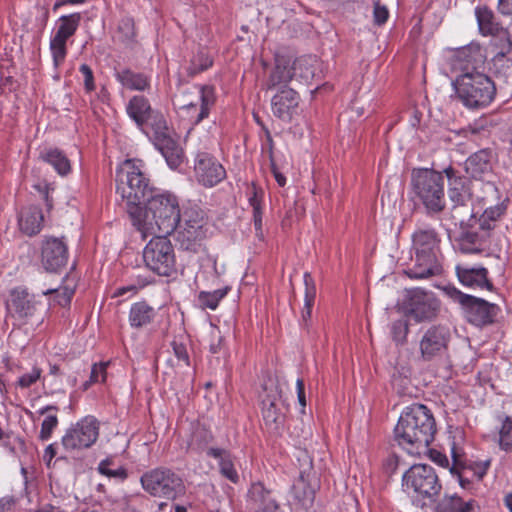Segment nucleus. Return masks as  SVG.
I'll list each match as a JSON object with an SVG mask.
<instances>
[{
  "mask_svg": "<svg viewBox=\"0 0 512 512\" xmlns=\"http://www.w3.org/2000/svg\"><path fill=\"white\" fill-rule=\"evenodd\" d=\"M498 444L501 450L512 452V417L505 416L499 429Z\"/></svg>",
  "mask_w": 512,
  "mask_h": 512,
  "instance_id": "48",
  "label": "nucleus"
},
{
  "mask_svg": "<svg viewBox=\"0 0 512 512\" xmlns=\"http://www.w3.org/2000/svg\"><path fill=\"white\" fill-rule=\"evenodd\" d=\"M97 470L101 475L119 481H124L128 477V472L126 468H124L121 465L116 466L112 458H106L102 460L99 463Z\"/></svg>",
  "mask_w": 512,
  "mask_h": 512,
  "instance_id": "46",
  "label": "nucleus"
},
{
  "mask_svg": "<svg viewBox=\"0 0 512 512\" xmlns=\"http://www.w3.org/2000/svg\"><path fill=\"white\" fill-rule=\"evenodd\" d=\"M436 422L431 411L422 404L406 407L394 429V440L409 454H419L434 440Z\"/></svg>",
  "mask_w": 512,
  "mask_h": 512,
  "instance_id": "2",
  "label": "nucleus"
},
{
  "mask_svg": "<svg viewBox=\"0 0 512 512\" xmlns=\"http://www.w3.org/2000/svg\"><path fill=\"white\" fill-rule=\"evenodd\" d=\"M195 177L204 187H214L226 178L223 165L208 153H199L194 164Z\"/></svg>",
  "mask_w": 512,
  "mask_h": 512,
  "instance_id": "20",
  "label": "nucleus"
},
{
  "mask_svg": "<svg viewBox=\"0 0 512 512\" xmlns=\"http://www.w3.org/2000/svg\"><path fill=\"white\" fill-rule=\"evenodd\" d=\"M471 506L458 496H446L437 505L436 512H470Z\"/></svg>",
  "mask_w": 512,
  "mask_h": 512,
  "instance_id": "47",
  "label": "nucleus"
},
{
  "mask_svg": "<svg viewBox=\"0 0 512 512\" xmlns=\"http://www.w3.org/2000/svg\"><path fill=\"white\" fill-rule=\"evenodd\" d=\"M74 289L69 287H60L57 289H48L42 292V296L53 294V300L61 307H66L70 304L74 295Z\"/></svg>",
  "mask_w": 512,
  "mask_h": 512,
  "instance_id": "52",
  "label": "nucleus"
},
{
  "mask_svg": "<svg viewBox=\"0 0 512 512\" xmlns=\"http://www.w3.org/2000/svg\"><path fill=\"white\" fill-rule=\"evenodd\" d=\"M440 237L433 228H419L412 235V248L415 254V263L405 270L411 279H427L442 273V266L438 259L440 252Z\"/></svg>",
  "mask_w": 512,
  "mask_h": 512,
  "instance_id": "3",
  "label": "nucleus"
},
{
  "mask_svg": "<svg viewBox=\"0 0 512 512\" xmlns=\"http://www.w3.org/2000/svg\"><path fill=\"white\" fill-rule=\"evenodd\" d=\"M230 289V286H225L211 292L201 291L197 297L199 306L203 309L208 308L215 310L218 307L219 302L228 294Z\"/></svg>",
  "mask_w": 512,
  "mask_h": 512,
  "instance_id": "45",
  "label": "nucleus"
},
{
  "mask_svg": "<svg viewBox=\"0 0 512 512\" xmlns=\"http://www.w3.org/2000/svg\"><path fill=\"white\" fill-rule=\"evenodd\" d=\"M294 78L309 82L315 76L318 61L315 56H301L290 65Z\"/></svg>",
  "mask_w": 512,
  "mask_h": 512,
  "instance_id": "36",
  "label": "nucleus"
},
{
  "mask_svg": "<svg viewBox=\"0 0 512 512\" xmlns=\"http://www.w3.org/2000/svg\"><path fill=\"white\" fill-rule=\"evenodd\" d=\"M486 57L479 44L471 43L458 49L453 58V68L460 74L480 73L478 69L485 63Z\"/></svg>",
  "mask_w": 512,
  "mask_h": 512,
  "instance_id": "23",
  "label": "nucleus"
},
{
  "mask_svg": "<svg viewBox=\"0 0 512 512\" xmlns=\"http://www.w3.org/2000/svg\"><path fill=\"white\" fill-rule=\"evenodd\" d=\"M39 158L51 165L60 175H66L71 170L69 159L58 148L44 149L40 152Z\"/></svg>",
  "mask_w": 512,
  "mask_h": 512,
  "instance_id": "38",
  "label": "nucleus"
},
{
  "mask_svg": "<svg viewBox=\"0 0 512 512\" xmlns=\"http://www.w3.org/2000/svg\"><path fill=\"white\" fill-rule=\"evenodd\" d=\"M302 456L304 463L300 468L298 478L293 482L290 495L293 506L297 509L308 510L313 506L320 483L316 472L313 471L312 459L306 451L302 452Z\"/></svg>",
  "mask_w": 512,
  "mask_h": 512,
  "instance_id": "13",
  "label": "nucleus"
},
{
  "mask_svg": "<svg viewBox=\"0 0 512 512\" xmlns=\"http://www.w3.org/2000/svg\"><path fill=\"white\" fill-rule=\"evenodd\" d=\"M34 512H65L61 507L46 503L35 509Z\"/></svg>",
  "mask_w": 512,
  "mask_h": 512,
  "instance_id": "64",
  "label": "nucleus"
},
{
  "mask_svg": "<svg viewBox=\"0 0 512 512\" xmlns=\"http://www.w3.org/2000/svg\"><path fill=\"white\" fill-rule=\"evenodd\" d=\"M144 207H133L130 212L132 225L142 238L149 235H170L181 222L178 197L168 191L156 190Z\"/></svg>",
  "mask_w": 512,
  "mask_h": 512,
  "instance_id": "1",
  "label": "nucleus"
},
{
  "mask_svg": "<svg viewBox=\"0 0 512 512\" xmlns=\"http://www.w3.org/2000/svg\"><path fill=\"white\" fill-rule=\"evenodd\" d=\"M106 367H107V364H105V363H99V364L96 363L92 366L91 373H90V379H89V381L85 382L83 385L85 390L88 389V387L93 383L105 381Z\"/></svg>",
  "mask_w": 512,
  "mask_h": 512,
  "instance_id": "56",
  "label": "nucleus"
},
{
  "mask_svg": "<svg viewBox=\"0 0 512 512\" xmlns=\"http://www.w3.org/2000/svg\"><path fill=\"white\" fill-rule=\"evenodd\" d=\"M116 183V192L125 203L129 216L133 207H142L157 190L142 171L140 161L126 160L116 173Z\"/></svg>",
  "mask_w": 512,
  "mask_h": 512,
  "instance_id": "4",
  "label": "nucleus"
},
{
  "mask_svg": "<svg viewBox=\"0 0 512 512\" xmlns=\"http://www.w3.org/2000/svg\"><path fill=\"white\" fill-rule=\"evenodd\" d=\"M157 312L154 307L150 306L145 301H140L132 304L129 311V323L133 328H142L151 324Z\"/></svg>",
  "mask_w": 512,
  "mask_h": 512,
  "instance_id": "34",
  "label": "nucleus"
},
{
  "mask_svg": "<svg viewBox=\"0 0 512 512\" xmlns=\"http://www.w3.org/2000/svg\"><path fill=\"white\" fill-rule=\"evenodd\" d=\"M118 32L121 35V41L124 43H130L135 37L134 22L131 18H123L118 26Z\"/></svg>",
  "mask_w": 512,
  "mask_h": 512,
  "instance_id": "55",
  "label": "nucleus"
},
{
  "mask_svg": "<svg viewBox=\"0 0 512 512\" xmlns=\"http://www.w3.org/2000/svg\"><path fill=\"white\" fill-rule=\"evenodd\" d=\"M390 331L393 341L397 345H403L407 342L409 323L406 319H398L392 322Z\"/></svg>",
  "mask_w": 512,
  "mask_h": 512,
  "instance_id": "49",
  "label": "nucleus"
},
{
  "mask_svg": "<svg viewBox=\"0 0 512 512\" xmlns=\"http://www.w3.org/2000/svg\"><path fill=\"white\" fill-rule=\"evenodd\" d=\"M143 260L146 267L159 276L176 273L175 251L167 235H154L143 250Z\"/></svg>",
  "mask_w": 512,
  "mask_h": 512,
  "instance_id": "9",
  "label": "nucleus"
},
{
  "mask_svg": "<svg viewBox=\"0 0 512 512\" xmlns=\"http://www.w3.org/2000/svg\"><path fill=\"white\" fill-rule=\"evenodd\" d=\"M403 483L429 503L436 502L442 489L435 469L427 464L410 467L403 475Z\"/></svg>",
  "mask_w": 512,
  "mask_h": 512,
  "instance_id": "11",
  "label": "nucleus"
},
{
  "mask_svg": "<svg viewBox=\"0 0 512 512\" xmlns=\"http://www.w3.org/2000/svg\"><path fill=\"white\" fill-rule=\"evenodd\" d=\"M174 355L178 359V361L183 362L186 366H190V358L187 351V347L182 342L177 340H173L171 343Z\"/></svg>",
  "mask_w": 512,
  "mask_h": 512,
  "instance_id": "59",
  "label": "nucleus"
},
{
  "mask_svg": "<svg viewBox=\"0 0 512 512\" xmlns=\"http://www.w3.org/2000/svg\"><path fill=\"white\" fill-rule=\"evenodd\" d=\"M465 171L473 179L482 180L492 171L491 151L482 149L465 161Z\"/></svg>",
  "mask_w": 512,
  "mask_h": 512,
  "instance_id": "28",
  "label": "nucleus"
},
{
  "mask_svg": "<svg viewBox=\"0 0 512 512\" xmlns=\"http://www.w3.org/2000/svg\"><path fill=\"white\" fill-rule=\"evenodd\" d=\"M215 101L214 88L208 85H194L176 98L178 107L188 112L194 125L199 124L209 116L210 109L214 106Z\"/></svg>",
  "mask_w": 512,
  "mask_h": 512,
  "instance_id": "12",
  "label": "nucleus"
},
{
  "mask_svg": "<svg viewBox=\"0 0 512 512\" xmlns=\"http://www.w3.org/2000/svg\"><path fill=\"white\" fill-rule=\"evenodd\" d=\"M213 441L212 432L202 424H195L192 426L191 435L188 441V451L203 452L208 450V445Z\"/></svg>",
  "mask_w": 512,
  "mask_h": 512,
  "instance_id": "35",
  "label": "nucleus"
},
{
  "mask_svg": "<svg viewBox=\"0 0 512 512\" xmlns=\"http://www.w3.org/2000/svg\"><path fill=\"white\" fill-rule=\"evenodd\" d=\"M82 16L80 13L63 15L58 19L57 30L53 37L67 41L77 31Z\"/></svg>",
  "mask_w": 512,
  "mask_h": 512,
  "instance_id": "40",
  "label": "nucleus"
},
{
  "mask_svg": "<svg viewBox=\"0 0 512 512\" xmlns=\"http://www.w3.org/2000/svg\"><path fill=\"white\" fill-rule=\"evenodd\" d=\"M146 127H150L152 130L153 144L175 134V132L168 127L165 117L160 112H156L150 118Z\"/></svg>",
  "mask_w": 512,
  "mask_h": 512,
  "instance_id": "42",
  "label": "nucleus"
},
{
  "mask_svg": "<svg viewBox=\"0 0 512 512\" xmlns=\"http://www.w3.org/2000/svg\"><path fill=\"white\" fill-rule=\"evenodd\" d=\"M498 11L503 15L512 14V0H498Z\"/></svg>",
  "mask_w": 512,
  "mask_h": 512,
  "instance_id": "63",
  "label": "nucleus"
},
{
  "mask_svg": "<svg viewBox=\"0 0 512 512\" xmlns=\"http://www.w3.org/2000/svg\"><path fill=\"white\" fill-rule=\"evenodd\" d=\"M179 230L177 232V241L181 248L185 250H194L196 243L202 240L206 235L207 221L205 213L198 206H191L181 214Z\"/></svg>",
  "mask_w": 512,
  "mask_h": 512,
  "instance_id": "15",
  "label": "nucleus"
},
{
  "mask_svg": "<svg viewBox=\"0 0 512 512\" xmlns=\"http://www.w3.org/2000/svg\"><path fill=\"white\" fill-rule=\"evenodd\" d=\"M475 14L482 35H496L503 28L495 21L494 13L487 6H479Z\"/></svg>",
  "mask_w": 512,
  "mask_h": 512,
  "instance_id": "39",
  "label": "nucleus"
},
{
  "mask_svg": "<svg viewBox=\"0 0 512 512\" xmlns=\"http://www.w3.org/2000/svg\"><path fill=\"white\" fill-rule=\"evenodd\" d=\"M457 98L469 109H482L496 96L492 79L484 73L459 74L453 81Z\"/></svg>",
  "mask_w": 512,
  "mask_h": 512,
  "instance_id": "6",
  "label": "nucleus"
},
{
  "mask_svg": "<svg viewBox=\"0 0 512 512\" xmlns=\"http://www.w3.org/2000/svg\"><path fill=\"white\" fill-rule=\"evenodd\" d=\"M42 370L38 367H33L31 371L24 373L18 378L17 386L22 389L29 388L36 383L41 377Z\"/></svg>",
  "mask_w": 512,
  "mask_h": 512,
  "instance_id": "57",
  "label": "nucleus"
},
{
  "mask_svg": "<svg viewBox=\"0 0 512 512\" xmlns=\"http://www.w3.org/2000/svg\"><path fill=\"white\" fill-rule=\"evenodd\" d=\"M374 22L377 25H383L386 23L389 17V11L385 5H381L379 1L374 3L373 9Z\"/></svg>",
  "mask_w": 512,
  "mask_h": 512,
  "instance_id": "60",
  "label": "nucleus"
},
{
  "mask_svg": "<svg viewBox=\"0 0 512 512\" xmlns=\"http://www.w3.org/2000/svg\"><path fill=\"white\" fill-rule=\"evenodd\" d=\"M444 176L432 169L412 172L411 188L414 199L421 203L428 215L441 213L446 206Z\"/></svg>",
  "mask_w": 512,
  "mask_h": 512,
  "instance_id": "5",
  "label": "nucleus"
},
{
  "mask_svg": "<svg viewBox=\"0 0 512 512\" xmlns=\"http://www.w3.org/2000/svg\"><path fill=\"white\" fill-rule=\"evenodd\" d=\"M444 290L454 302L460 305L465 319L477 327L494 323L500 312L498 305L482 298L465 294L454 286H447Z\"/></svg>",
  "mask_w": 512,
  "mask_h": 512,
  "instance_id": "8",
  "label": "nucleus"
},
{
  "mask_svg": "<svg viewBox=\"0 0 512 512\" xmlns=\"http://www.w3.org/2000/svg\"><path fill=\"white\" fill-rule=\"evenodd\" d=\"M212 63L210 56L207 53L200 51L193 57L191 64L188 67V74L190 76H195L196 74L211 67Z\"/></svg>",
  "mask_w": 512,
  "mask_h": 512,
  "instance_id": "50",
  "label": "nucleus"
},
{
  "mask_svg": "<svg viewBox=\"0 0 512 512\" xmlns=\"http://www.w3.org/2000/svg\"><path fill=\"white\" fill-rule=\"evenodd\" d=\"M80 73L84 77V87L87 92L95 89L94 76L92 69L87 64H82L79 68Z\"/></svg>",
  "mask_w": 512,
  "mask_h": 512,
  "instance_id": "61",
  "label": "nucleus"
},
{
  "mask_svg": "<svg viewBox=\"0 0 512 512\" xmlns=\"http://www.w3.org/2000/svg\"><path fill=\"white\" fill-rule=\"evenodd\" d=\"M43 222L44 216L42 210L36 205L24 207L19 214V228L28 236L38 234L43 227Z\"/></svg>",
  "mask_w": 512,
  "mask_h": 512,
  "instance_id": "29",
  "label": "nucleus"
},
{
  "mask_svg": "<svg viewBox=\"0 0 512 512\" xmlns=\"http://www.w3.org/2000/svg\"><path fill=\"white\" fill-rule=\"evenodd\" d=\"M505 211L506 206L503 204L487 208L478 219L479 228L484 232L493 230L496 222L504 215Z\"/></svg>",
  "mask_w": 512,
  "mask_h": 512,
  "instance_id": "44",
  "label": "nucleus"
},
{
  "mask_svg": "<svg viewBox=\"0 0 512 512\" xmlns=\"http://www.w3.org/2000/svg\"><path fill=\"white\" fill-rule=\"evenodd\" d=\"M207 456L218 460L219 470L223 477L232 483L239 481V475L234 467L232 455L228 450L211 447L207 450Z\"/></svg>",
  "mask_w": 512,
  "mask_h": 512,
  "instance_id": "33",
  "label": "nucleus"
},
{
  "mask_svg": "<svg viewBox=\"0 0 512 512\" xmlns=\"http://www.w3.org/2000/svg\"><path fill=\"white\" fill-rule=\"evenodd\" d=\"M66 42L64 40L52 37L50 41V50L53 57V63L55 67L60 66L66 57L67 47Z\"/></svg>",
  "mask_w": 512,
  "mask_h": 512,
  "instance_id": "53",
  "label": "nucleus"
},
{
  "mask_svg": "<svg viewBox=\"0 0 512 512\" xmlns=\"http://www.w3.org/2000/svg\"><path fill=\"white\" fill-rule=\"evenodd\" d=\"M249 205L252 207L253 223L256 236L259 239L264 238L263 233V201L264 191L254 182L247 189Z\"/></svg>",
  "mask_w": 512,
  "mask_h": 512,
  "instance_id": "30",
  "label": "nucleus"
},
{
  "mask_svg": "<svg viewBox=\"0 0 512 512\" xmlns=\"http://www.w3.org/2000/svg\"><path fill=\"white\" fill-rule=\"evenodd\" d=\"M484 236L479 235L475 231H466L461 234L459 237V249L463 253L467 254H475L480 253L482 249V244L484 242Z\"/></svg>",
  "mask_w": 512,
  "mask_h": 512,
  "instance_id": "43",
  "label": "nucleus"
},
{
  "mask_svg": "<svg viewBox=\"0 0 512 512\" xmlns=\"http://www.w3.org/2000/svg\"><path fill=\"white\" fill-rule=\"evenodd\" d=\"M247 502L253 512H284L272 490L266 488L262 482L251 484Z\"/></svg>",
  "mask_w": 512,
  "mask_h": 512,
  "instance_id": "24",
  "label": "nucleus"
},
{
  "mask_svg": "<svg viewBox=\"0 0 512 512\" xmlns=\"http://www.w3.org/2000/svg\"><path fill=\"white\" fill-rule=\"evenodd\" d=\"M405 314L415 322H430L437 318L440 302L432 293L416 289L408 294L403 305Z\"/></svg>",
  "mask_w": 512,
  "mask_h": 512,
  "instance_id": "18",
  "label": "nucleus"
},
{
  "mask_svg": "<svg viewBox=\"0 0 512 512\" xmlns=\"http://www.w3.org/2000/svg\"><path fill=\"white\" fill-rule=\"evenodd\" d=\"M126 112L136 123L137 127L143 132H146V124L157 111L151 108L147 98L136 95L129 100L126 106Z\"/></svg>",
  "mask_w": 512,
  "mask_h": 512,
  "instance_id": "26",
  "label": "nucleus"
},
{
  "mask_svg": "<svg viewBox=\"0 0 512 512\" xmlns=\"http://www.w3.org/2000/svg\"><path fill=\"white\" fill-rule=\"evenodd\" d=\"M68 262V247L63 238L47 237L41 247V263L46 271L60 272Z\"/></svg>",
  "mask_w": 512,
  "mask_h": 512,
  "instance_id": "21",
  "label": "nucleus"
},
{
  "mask_svg": "<svg viewBox=\"0 0 512 512\" xmlns=\"http://www.w3.org/2000/svg\"><path fill=\"white\" fill-rule=\"evenodd\" d=\"M99 429V421L94 416H86L67 429L62 437V445L67 450L89 448L98 439Z\"/></svg>",
  "mask_w": 512,
  "mask_h": 512,
  "instance_id": "17",
  "label": "nucleus"
},
{
  "mask_svg": "<svg viewBox=\"0 0 512 512\" xmlns=\"http://www.w3.org/2000/svg\"><path fill=\"white\" fill-rule=\"evenodd\" d=\"M151 282H152L151 280H148L146 278L141 279L139 277L137 280V284H131V285L119 287L115 290L113 296L120 297V296L125 295L128 292H131L132 294H134L138 291L139 288H143L146 285L150 284Z\"/></svg>",
  "mask_w": 512,
  "mask_h": 512,
  "instance_id": "58",
  "label": "nucleus"
},
{
  "mask_svg": "<svg viewBox=\"0 0 512 512\" xmlns=\"http://www.w3.org/2000/svg\"><path fill=\"white\" fill-rule=\"evenodd\" d=\"M294 78L290 66V61L284 57H278L275 60V66L271 70L266 81L267 90H283L290 88L288 84Z\"/></svg>",
  "mask_w": 512,
  "mask_h": 512,
  "instance_id": "27",
  "label": "nucleus"
},
{
  "mask_svg": "<svg viewBox=\"0 0 512 512\" xmlns=\"http://www.w3.org/2000/svg\"><path fill=\"white\" fill-rule=\"evenodd\" d=\"M212 342L210 344V351L213 354L220 352L223 343V337L220 335L219 330H214L211 333Z\"/></svg>",
  "mask_w": 512,
  "mask_h": 512,
  "instance_id": "62",
  "label": "nucleus"
},
{
  "mask_svg": "<svg viewBox=\"0 0 512 512\" xmlns=\"http://www.w3.org/2000/svg\"><path fill=\"white\" fill-rule=\"evenodd\" d=\"M58 407L54 405H48L41 408L38 413L40 415H46L42 424L41 430L39 434V439L42 441H47L51 438L54 429L58 426Z\"/></svg>",
  "mask_w": 512,
  "mask_h": 512,
  "instance_id": "41",
  "label": "nucleus"
},
{
  "mask_svg": "<svg viewBox=\"0 0 512 512\" xmlns=\"http://www.w3.org/2000/svg\"><path fill=\"white\" fill-rule=\"evenodd\" d=\"M116 80L126 89L145 91L150 88V77L142 72H135L130 68L115 70Z\"/></svg>",
  "mask_w": 512,
  "mask_h": 512,
  "instance_id": "32",
  "label": "nucleus"
},
{
  "mask_svg": "<svg viewBox=\"0 0 512 512\" xmlns=\"http://www.w3.org/2000/svg\"><path fill=\"white\" fill-rule=\"evenodd\" d=\"M444 173L448 178V197L453 203L451 218L455 225L462 226L465 223V216H472L468 206L472 198L471 182L452 167L446 168Z\"/></svg>",
  "mask_w": 512,
  "mask_h": 512,
  "instance_id": "10",
  "label": "nucleus"
},
{
  "mask_svg": "<svg viewBox=\"0 0 512 512\" xmlns=\"http://www.w3.org/2000/svg\"><path fill=\"white\" fill-rule=\"evenodd\" d=\"M142 489L150 496L176 501L186 494L183 478L167 467H156L144 472L140 477Z\"/></svg>",
  "mask_w": 512,
  "mask_h": 512,
  "instance_id": "7",
  "label": "nucleus"
},
{
  "mask_svg": "<svg viewBox=\"0 0 512 512\" xmlns=\"http://www.w3.org/2000/svg\"><path fill=\"white\" fill-rule=\"evenodd\" d=\"M42 295L30 294L26 289L14 288L10 291L7 308L10 313L26 323L35 319L42 322L48 303H44Z\"/></svg>",
  "mask_w": 512,
  "mask_h": 512,
  "instance_id": "14",
  "label": "nucleus"
},
{
  "mask_svg": "<svg viewBox=\"0 0 512 512\" xmlns=\"http://www.w3.org/2000/svg\"><path fill=\"white\" fill-rule=\"evenodd\" d=\"M171 169H177L183 162L184 152L176 133L154 144Z\"/></svg>",
  "mask_w": 512,
  "mask_h": 512,
  "instance_id": "31",
  "label": "nucleus"
},
{
  "mask_svg": "<svg viewBox=\"0 0 512 512\" xmlns=\"http://www.w3.org/2000/svg\"><path fill=\"white\" fill-rule=\"evenodd\" d=\"M496 123L488 116H482L474 120L468 126V131L474 135H483L490 131V128L494 127Z\"/></svg>",
  "mask_w": 512,
  "mask_h": 512,
  "instance_id": "54",
  "label": "nucleus"
},
{
  "mask_svg": "<svg viewBox=\"0 0 512 512\" xmlns=\"http://www.w3.org/2000/svg\"><path fill=\"white\" fill-rule=\"evenodd\" d=\"M304 280V306L301 311V322L304 326H308L312 315V307L314 306L316 299V284L311 273L305 272L303 276Z\"/></svg>",
  "mask_w": 512,
  "mask_h": 512,
  "instance_id": "37",
  "label": "nucleus"
},
{
  "mask_svg": "<svg viewBox=\"0 0 512 512\" xmlns=\"http://www.w3.org/2000/svg\"><path fill=\"white\" fill-rule=\"evenodd\" d=\"M261 397V410L265 425L278 431L284 424L285 415L282 409L281 393L277 386H265Z\"/></svg>",
  "mask_w": 512,
  "mask_h": 512,
  "instance_id": "19",
  "label": "nucleus"
},
{
  "mask_svg": "<svg viewBox=\"0 0 512 512\" xmlns=\"http://www.w3.org/2000/svg\"><path fill=\"white\" fill-rule=\"evenodd\" d=\"M493 45L498 48L496 56L504 57L512 50V41L507 30L502 29L493 35Z\"/></svg>",
  "mask_w": 512,
  "mask_h": 512,
  "instance_id": "51",
  "label": "nucleus"
},
{
  "mask_svg": "<svg viewBox=\"0 0 512 512\" xmlns=\"http://www.w3.org/2000/svg\"><path fill=\"white\" fill-rule=\"evenodd\" d=\"M300 96L293 88L276 91L271 99L273 115L285 123H290L299 114Z\"/></svg>",
  "mask_w": 512,
  "mask_h": 512,
  "instance_id": "22",
  "label": "nucleus"
},
{
  "mask_svg": "<svg viewBox=\"0 0 512 512\" xmlns=\"http://www.w3.org/2000/svg\"><path fill=\"white\" fill-rule=\"evenodd\" d=\"M456 275L459 282L471 289H494L493 283L488 278V270L485 267H468L457 265Z\"/></svg>",
  "mask_w": 512,
  "mask_h": 512,
  "instance_id": "25",
  "label": "nucleus"
},
{
  "mask_svg": "<svg viewBox=\"0 0 512 512\" xmlns=\"http://www.w3.org/2000/svg\"><path fill=\"white\" fill-rule=\"evenodd\" d=\"M452 334L447 325L435 324L423 331L419 340L420 359L424 362L444 357L449 348Z\"/></svg>",
  "mask_w": 512,
  "mask_h": 512,
  "instance_id": "16",
  "label": "nucleus"
}]
</instances>
